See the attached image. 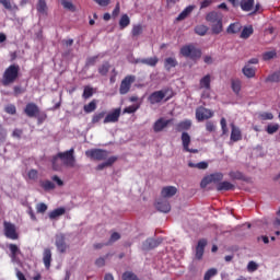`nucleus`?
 I'll use <instances>...</instances> for the list:
<instances>
[{"mask_svg": "<svg viewBox=\"0 0 280 280\" xmlns=\"http://www.w3.org/2000/svg\"><path fill=\"white\" fill-rule=\"evenodd\" d=\"M174 97V90L165 88L159 91H154L148 97V102L154 106V104H161V102H170Z\"/></svg>", "mask_w": 280, "mask_h": 280, "instance_id": "1", "label": "nucleus"}, {"mask_svg": "<svg viewBox=\"0 0 280 280\" xmlns=\"http://www.w3.org/2000/svg\"><path fill=\"white\" fill-rule=\"evenodd\" d=\"M51 164L55 172H60L63 167L71 165V150L59 152L57 155L52 156Z\"/></svg>", "mask_w": 280, "mask_h": 280, "instance_id": "2", "label": "nucleus"}, {"mask_svg": "<svg viewBox=\"0 0 280 280\" xmlns=\"http://www.w3.org/2000/svg\"><path fill=\"white\" fill-rule=\"evenodd\" d=\"M21 67L19 65L9 66L2 74V84L3 86H9V84H14L19 80V72Z\"/></svg>", "mask_w": 280, "mask_h": 280, "instance_id": "3", "label": "nucleus"}, {"mask_svg": "<svg viewBox=\"0 0 280 280\" xmlns=\"http://www.w3.org/2000/svg\"><path fill=\"white\" fill-rule=\"evenodd\" d=\"M179 54H182L184 58H190V60H198V58L202 57V50L197 48L194 44L183 46Z\"/></svg>", "mask_w": 280, "mask_h": 280, "instance_id": "4", "label": "nucleus"}, {"mask_svg": "<svg viewBox=\"0 0 280 280\" xmlns=\"http://www.w3.org/2000/svg\"><path fill=\"white\" fill-rule=\"evenodd\" d=\"M85 156L92 161H106L108 159V151L104 149H90L85 151Z\"/></svg>", "mask_w": 280, "mask_h": 280, "instance_id": "5", "label": "nucleus"}, {"mask_svg": "<svg viewBox=\"0 0 280 280\" xmlns=\"http://www.w3.org/2000/svg\"><path fill=\"white\" fill-rule=\"evenodd\" d=\"M136 80H137V77H135L132 74L125 77L121 80L120 86H119L120 95H128V93H130V89H132V84H135Z\"/></svg>", "mask_w": 280, "mask_h": 280, "instance_id": "6", "label": "nucleus"}, {"mask_svg": "<svg viewBox=\"0 0 280 280\" xmlns=\"http://www.w3.org/2000/svg\"><path fill=\"white\" fill-rule=\"evenodd\" d=\"M213 117V112L207 107L200 106L196 109V119L198 121H205L206 119H211Z\"/></svg>", "mask_w": 280, "mask_h": 280, "instance_id": "7", "label": "nucleus"}, {"mask_svg": "<svg viewBox=\"0 0 280 280\" xmlns=\"http://www.w3.org/2000/svg\"><path fill=\"white\" fill-rule=\"evenodd\" d=\"M4 235L9 240H19V234H16V226L8 221H4Z\"/></svg>", "mask_w": 280, "mask_h": 280, "instance_id": "8", "label": "nucleus"}, {"mask_svg": "<svg viewBox=\"0 0 280 280\" xmlns=\"http://www.w3.org/2000/svg\"><path fill=\"white\" fill-rule=\"evenodd\" d=\"M119 117H121V108H115L112 113L105 116L103 124H117Z\"/></svg>", "mask_w": 280, "mask_h": 280, "instance_id": "9", "label": "nucleus"}, {"mask_svg": "<svg viewBox=\"0 0 280 280\" xmlns=\"http://www.w3.org/2000/svg\"><path fill=\"white\" fill-rule=\"evenodd\" d=\"M189 143H191V136L187 132L182 133V144L184 152H190V154H198V149H190Z\"/></svg>", "mask_w": 280, "mask_h": 280, "instance_id": "10", "label": "nucleus"}, {"mask_svg": "<svg viewBox=\"0 0 280 280\" xmlns=\"http://www.w3.org/2000/svg\"><path fill=\"white\" fill-rule=\"evenodd\" d=\"M24 113L26 117H30L32 119L34 117H38V113H40V108L38 107V105H36V103H28L24 108Z\"/></svg>", "mask_w": 280, "mask_h": 280, "instance_id": "11", "label": "nucleus"}, {"mask_svg": "<svg viewBox=\"0 0 280 280\" xmlns=\"http://www.w3.org/2000/svg\"><path fill=\"white\" fill-rule=\"evenodd\" d=\"M162 243L163 238H147L142 244V250H152L153 248L161 246Z\"/></svg>", "mask_w": 280, "mask_h": 280, "instance_id": "12", "label": "nucleus"}, {"mask_svg": "<svg viewBox=\"0 0 280 280\" xmlns=\"http://www.w3.org/2000/svg\"><path fill=\"white\" fill-rule=\"evenodd\" d=\"M174 119H165V118H159L154 124H153V130L154 132H163L165 128L167 127L168 124H172Z\"/></svg>", "mask_w": 280, "mask_h": 280, "instance_id": "13", "label": "nucleus"}, {"mask_svg": "<svg viewBox=\"0 0 280 280\" xmlns=\"http://www.w3.org/2000/svg\"><path fill=\"white\" fill-rule=\"evenodd\" d=\"M222 19H224V16L218 11H210L206 14V21L207 23H210V25L222 21Z\"/></svg>", "mask_w": 280, "mask_h": 280, "instance_id": "14", "label": "nucleus"}, {"mask_svg": "<svg viewBox=\"0 0 280 280\" xmlns=\"http://www.w3.org/2000/svg\"><path fill=\"white\" fill-rule=\"evenodd\" d=\"M207 247V240L201 238L198 241V244L196 246V259L200 260L205 256V248Z\"/></svg>", "mask_w": 280, "mask_h": 280, "instance_id": "15", "label": "nucleus"}, {"mask_svg": "<svg viewBox=\"0 0 280 280\" xmlns=\"http://www.w3.org/2000/svg\"><path fill=\"white\" fill-rule=\"evenodd\" d=\"M232 128L230 139L233 143H237V141H242V130L240 127L235 126V124L230 125Z\"/></svg>", "mask_w": 280, "mask_h": 280, "instance_id": "16", "label": "nucleus"}, {"mask_svg": "<svg viewBox=\"0 0 280 280\" xmlns=\"http://www.w3.org/2000/svg\"><path fill=\"white\" fill-rule=\"evenodd\" d=\"M55 244H56V247L59 250V253L67 252V240L65 238L63 234H59L56 236Z\"/></svg>", "mask_w": 280, "mask_h": 280, "instance_id": "17", "label": "nucleus"}, {"mask_svg": "<svg viewBox=\"0 0 280 280\" xmlns=\"http://www.w3.org/2000/svg\"><path fill=\"white\" fill-rule=\"evenodd\" d=\"M155 208L158 209V211H161V213H170V211H172V206L167 200L158 201L155 203Z\"/></svg>", "mask_w": 280, "mask_h": 280, "instance_id": "18", "label": "nucleus"}, {"mask_svg": "<svg viewBox=\"0 0 280 280\" xmlns=\"http://www.w3.org/2000/svg\"><path fill=\"white\" fill-rule=\"evenodd\" d=\"M178 189L174 186H166L163 187L161 190L162 198H173V196H176Z\"/></svg>", "mask_w": 280, "mask_h": 280, "instance_id": "19", "label": "nucleus"}, {"mask_svg": "<svg viewBox=\"0 0 280 280\" xmlns=\"http://www.w3.org/2000/svg\"><path fill=\"white\" fill-rule=\"evenodd\" d=\"M51 249L45 248L43 252V264L46 268V270H49L51 268Z\"/></svg>", "mask_w": 280, "mask_h": 280, "instance_id": "20", "label": "nucleus"}, {"mask_svg": "<svg viewBox=\"0 0 280 280\" xmlns=\"http://www.w3.org/2000/svg\"><path fill=\"white\" fill-rule=\"evenodd\" d=\"M240 5L243 12H253L255 8V0H241Z\"/></svg>", "mask_w": 280, "mask_h": 280, "instance_id": "21", "label": "nucleus"}, {"mask_svg": "<svg viewBox=\"0 0 280 280\" xmlns=\"http://www.w3.org/2000/svg\"><path fill=\"white\" fill-rule=\"evenodd\" d=\"M190 128H191V120L186 119V120L178 122L175 126V131L176 132H185V130H190Z\"/></svg>", "mask_w": 280, "mask_h": 280, "instance_id": "22", "label": "nucleus"}, {"mask_svg": "<svg viewBox=\"0 0 280 280\" xmlns=\"http://www.w3.org/2000/svg\"><path fill=\"white\" fill-rule=\"evenodd\" d=\"M199 89H206V91H211V74H206L199 81Z\"/></svg>", "mask_w": 280, "mask_h": 280, "instance_id": "23", "label": "nucleus"}, {"mask_svg": "<svg viewBox=\"0 0 280 280\" xmlns=\"http://www.w3.org/2000/svg\"><path fill=\"white\" fill-rule=\"evenodd\" d=\"M235 189V185L231 182H221L217 185V191H233Z\"/></svg>", "mask_w": 280, "mask_h": 280, "instance_id": "24", "label": "nucleus"}, {"mask_svg": "<svg viewBox=\"0 0 280 280\" xmlns=\"http://www.w3.org/2000/svg\"><path fill=\"white\" fill-rule=\"evenodd\" d=\"M136 62H140L141 65H147L148 67H156V65H159V57L138 59Z\"/></svg>", "mask_w": 280, "mask_h": 280, "instance_id": "25", "label": "nucleus"}, {"mask_svg": "<svg viewBox=\"0 0 280 280\" xmlns=\"http://www.w3.org/2000/svg\"><path fill=\"white\" fill-rule=\"evenodd\" d=\"M242 72L245 75V78L250 79V78H255L257 70L253 66L245 65V67L242 69Z\"/></svg>", "mask_w": 280, "mask_h": 280, "instance_id": "26", "label": "nucleus"}, {"mask_svg": "<svg viewBox=\"0 0 280 280\" xmlns=\"http://www.w3.org/2000/svg\"><path fill=\"white\" fill-rule=\"evenodd\" d=\"M65 208H57L48 213L49 220H58L61 215H65L66 213Z\"/></svg>", "mask_w": 280, "mask_h": 280, "instance_id": "27", "label": "nucleus"}, {"mask_svg": "<svg viewBox=\"0 0 280 280\" xmlns=\"http://www.w3.org/2000/svg\"><path fill=\"white\" fill-rule=\"evenodd\" d=\"M242 32V24L240 22L232 23L228 26V34H240Z\"/></svg>", "mask_w": 280, "mask_h": 280, "instance_id": "28", "label": "nucleus"}, {"mask_svg": "<svg viewBox=\"0 0 280 280\" xmlns=\"http://www.w3.org/2000/svg\"><path fill=\"white\" fill-rule=\"evenodd\" d=\"M211 32L212 34H222L224 32V25L222 23V20H219V22H214L211 24Z\"/></svg>", "mask_w": 280, "mask_h": 280, "instance_id": "29", "label": "nucleus"}, {"mask_svg": "<svg viewBox=\"0 0 280 280\" xmlns=\"http://www.w3.org/2000/svg\"><path fill=\"white\" fill-rule=\"evenodd\" d=\"M178 66V61L174 57H168L164 60V68L166 71H171L174 67Z\"/></svg>", "mask_w": 280, "mask_h": 280, "instance_id": "30", "label": "nucleus"}, {"mask_svg": "<svg viewBox=\"0 0 280 280\" xmlns=\"http://www.w3.org/2000/svg\"><path fill=\"white\" fill-rule=\"evenodd\" d=\"M208 178L210 179V183H214L215 185H220L222 180H224V174L222 173H213L208 175Z\"/></svg>", "mask_w": 280, "mask_h": 280, "instance_id": "31", "label": "nucleus"}, {"mask_svg": "<svg viewBox=\"0 0 280 280\" xmlns=\"http://www.w3.org/2000/svg\"><path fill=\"white\" fill-rule=\"evenodd\" d=\"M83 110L86 114L95 113V110H97V101L92 100L89 104L83 106Z\"/></svg>", "mask_w": 280, "mask_h": 280, "instance_id": "32", "label": "nucleus"}, {"mask_svg": "<svg viewBox=\"0 0 280 280\" xmlns=\"http://www.w3.org/2000/svg\"><path fill=\"white\" fill-rule=\"evenodd\" d=\"M40 187L44 191H51L52 189H56V184L49 179H46L40 182Z\"/></svg>", "mask_w": 280, "mask_h": 280, "instance_id": "33", "label": "nucleus"}, {"mask_svg": "<svg viewBox=\"0 0 280 280\" xmlns=\"http://www.w3.org/2000/svg\"><path fill=\"white\" fill-rule=\"evenodd\" d=\"M207 32H209V26L205 24L195 26V34H197V36H207Z\"/></svg>", "mask_w": 280, "mask_h": 280, "instance_id": "34", "label": "nucleus"}, {"mask_svg": "<svg viewBox=\"0 0 280 280\" xmlns=\"http://www.w3.org/2000/svg\"><path fill=\"white\" fill-rule=\"evenodd\" d=\"M128 25H130V18L128 16V14H122L119 20V28L126 30V27H128Z\"/></svg>", "mask_w": 280, "mask_h": 280, "instance_id": "35", "label": "nucleus"}, {"mask_svg": "<svg viewBox=\"0 0 280 280\" xmlns=\"http://www.w3.org/2000/svg\"><path fill=\"white\" fill-rule=\"evenodd\" d=\"M9 250L11 253V258L16 259L18 255H21V249L16 244H9Z\"/></svg>", "mask_w": 280, "mask_h": 280, "instance_id": "36", "label": "nucleus"}, {"mask_svg": "<svg viewBox=\"0 0 280 280\" xmlns=\"http://www.w3.org/2000/svg\"><path fill=\"white\" fill-rule=\"evenodd\" d=\"M143 34V26L141 24L133 25L131 30V36L133 38H137L138 36H141Z\"/></svg>", "mask_w": 280, "mask_h": 280, "instance_id": "37", "label": "nucleus"}, {"mask_svg": "<svg viewBox=\"0 0 280 280\" xmlns=\"http://www.w3.org/2000/svg\"><path fill=\"white\" fill-rule=\"evenodd\" d=\"M191 12H194V5H189L187 7L177 18V21H183L185 19H187V16H189V14H191Z\"/></svg>", "mask_w": 280, "mask_h": 280, "instance_id": "38", "label": "nucleus"}, {"mask_svg": "<svg viewBox=\"0 0 280 280\" xmlns=\"http://www.w3.org/2000/svg\"><path fill=\"white\" fill-rule=\"evenodd\" d=\"M253 32L254 30L252 25L245 26L241 33V38H244V39L250 38V36H253Z\"/></svg>", "mask_w": 280, "mask_h": 280, "instance_id": "39", "label": "nucleus"}, {"mask_svg": "<svg viewBox=\"0 0 280 280\" xmlns=\"http://www.w3.org/2000/svg\"><path fill=\"white\" fill-rule=\"evenodd\" d=\"M188 167H195L197 170H207L209 167V163H207V162H199V163L189 162Z\"/></svg>", "mask_w": 280, "mask_h": 280, "instance_id": "40", "label": "nucleus"}, {"mask_svg": "<svg viewBox=\"0 0 280 280\" xmlns=\"http://www.w3.org/2000/svg\"><path fill=\"white\" fill-rule=\"evenodd\" d=\"M37 12H39V14H46L47 13V2L45 0H38V2H37Z\"/></svg>", "mask_w": 280, "mask_h": 280, "instance_id": "41", "label": "nucleus"}, {"mask_svg": "<svg viewBox=\"0 0 280 280\" xmlns=\"http://www.w3.org/2000/svg\"><path fill=\"white\" fill-rule=\"evenodd\" d=\"M105 118H106V112L96 113L92 117V124H100V121Z\"/></svg>", "mask_w": 280, "mask_h": 280, "instance_id": "42", "label": "nucleus"}, {"mask_svg": "<svg viewBox=\"0 0 280 280\" xmlns=\"http://www.w3.org/2000/svg\"><path fill=\"white\" fill-rule=\"evenodd\" d=\"M108 71H110V63L108 61L104 62L100 68H98V73L101 75H107Z\"/></svg>", "mask_w": 280, "mask_h": 280, "instance_id": "43", "label": "nucleus"}, {"mask_svg": "<svg viewBox=\"0 0 280 280\" xmlns=\"http://www.w3.org/2000/svg\"><path fill=\"white\" fill-rule=\"evenodd\" d=\"M0 5H3L4 10L12 11L16 8V4L12 5L11 0H0Z\"/></svg>", "mask_w": 280, "mask_h": 280, "instance_id": "44", "label": "nucleus"}, {"mask_svg": "<svg viewBox=\"0 0 280 280\" xmlns=\"http://www.w3.org/2000/svg\"><path fill=\"white\" fill-rule=\"evenodd\" d=\"M278 130H279V124H273V125L270 124L266 128V132L268 135H275V132H278Z\"/></svg>", "mask_w": 280, "mask_h": 280, "instance_id": "45", "label": "nucleus"}, {"mask_svg": "<svg viewBox=\"0 0 280 280\" xmlns=\"http://www.w3.org/2000/svg\"><path fill=\"white\" fill-rule=\"evenodd\" d=\"M215 275H218V269L211 268L205 273L203 280H211V278L215 277Z\"/></svg>", "mask_w": 280, "mask_h": 280, "instance_id": "46", "label": "nucleus"}, {"mask_svg": "<svg viewBox=\"0 0 280 280\" xmlns=\"http://www.w3.org/2000/svg\"><path fill=\"white\" fill-rule=\"evenodd\" d=\"M277 57V51L275 50H270V51H266L262 55V60L268 61V60H272V58Z\"/></svg>", "mask_w": 280, "mask_h": 280, "instance_id": "47", "label": "nucleus"}, {"mask_svg": "<svg viewBox=\"0 0 280 280\" xmlns=\"http://www.w3.org/2000/svg\"><path fill=\"white\" fill-rule=\"evenodd\" d=\"M122 280H139V278L132 271H126L122 273Z\"/></svg>", "mask_w": 280, "mask_h": 280, "instance_id": "48", "label": "nucleus"}, {"mask_svg": "<svg viewBox=\"0 0 280 280\" xmlns=\"http://www.w3.org/2000/svg\"><path fill=\"white\" fill-rule=\"evenodd\" d=\"M232 90L237 94L242 91V82L240 80L232 81Z\"/></svg>", "mask_w": 280, "mask_h": 280, "instance_id": "49", "label": "nucleus"}, {"mask_svg": "<svg viewBox=\"0 0 280 280\" xmlns=\"http://www.w3.org/2000/svg\"><path fill=\"white\" fill-rule=\"evenodd\" d=\"M90 97H93V88L85 86L83 90V100H89Z\"/></svg>", "mask_w": 280, "mask_h": 280, "instance_id": "50", "label": "nucleus"}, {"mask_svg": "<svg viewBox=\"0 0 280 280\" xmlns=\"http://www.w3.org/2000/svg\"><path fill=\"white\" fill-rule=\"evenodd\" d=\"M230 176L234 180H244V174L242 172H240V171L230 172Z\"/></svg>", "mask_w": 280, "mask_h": 280, "instance_id": "51", "label": "nucleus"}, {"mask_svg": "<svg viewBox=\"0 0 280 280\" xmlns=\"http://www.w3.org/2000/svg\"><path fill=\"white\" fill-rule=\"evenodd\" d=\"M121 240V234H119L118 232H114L110 235L109 242L107 244H115V242Z\"/></svg>", "mask_w": 280, "mask_h": 280, "instance_id": "52", "label": "nucleus"}, {"mask_svg": "<svg viewBox=\"0 0 280 280\" xmlns=\"http://www.w3.org/2000/svg\"><path fill=\"white\" fill-rule=\"evenodd\" d=\"M4 110L5 113H8V115H16V106H14L13 104L7 105Z\"/></svg>", "mask_w": 280, "mask_h": 280, "instance_id": "53", "label": "nucleus"}, {"mask_svg": "<svg viewBox=\"0 0 280 280\" xmlns=\"http://www.w3.org/2000/svg\"><path fill=\"white\" fill-rule=\"evenodd\" d=\"M97 62V56L89 57L85 61V67H95V63Z\"/></svg>", "mask_w": 280, "mask_h": 280, "instance_id": "54", "label": "nucleus"}, {"mask_svg": "<svg viewBox=\"0 0 280 280\" xmlns=\"http://www.w3.org/2000/svg\"><path fill=\"white\" fill-rule=\"evenodd\" d=\"M260 119H262V121L272 120L275 119V115H272V113L265 112L260 114Z\"/></svg>", "mask_w": 280, "mask_h": 280, "instance_id": "55", "label": "nucleus"}, {"mask_svg": "<svg viewBox=\"0 0 280 280\" xmlns=\"http://www.w3.org/2000/svg\"><path fill=\"white\" fill-rule=\"evenodd\" d=\"M222 135H229V127L226 126V118H221L220 120Z\"/></svg>", "mask_w": 280, "mask_h": 280, "instance_id": "56", "label": "nucleus"}, {"mask_svg": "<svg viewBox=\"0 0 280 280\" xmlns=\"http://www.w3.org/2000/svg\"><path fill=\"white\" fill-rule=\"evenodd\" d=\"M23 93H25V89H22L21 85H15L13 88V95L15 97H19V95H23Z\"/></svg>", "mask_w": 280, "mask_h": 280, "instance_id": "57", "label": "nucleus"}, {"mask_svg": "<svg viewBox=\"0 0 280 280\" xmlns=\"http://www.w3.org/2000/svg\"><path fill=\"white\" fill-rule=\"evenodd\" d=\"M257 268H259V265H257V262L255 261H249L247 265V270L248 272H255L257 270Z\"/></svg>", "mask_w": 280, "mask_h": 280, "instance_id": "58", "label": "nucleus"}, {"mask_svg": "<svg viewBox=\"0 0 280 280\" xmlns=\"http://www.w3.org/2000/svg\"><path fill=\"white\" fill-rule=\"evenodd\" d=\"M137 110H139V106H128L124 109V113H127L128 115H132V113H137Z\"/></svg>", "mask_w": 280, "mask_h": 280, "instance_id": "59", "label": "nucleus"}, {"mask_svg": "<svg viewBox=\"0 0 280 280\" xmlns=\"http://www.w3.org/2000/svg\"><path fill=\"white\" fill-rule=\"evenodd\" d=\"M36 211H37V213H45V211H47V205L43 203V202L37 203Z\"/></svg>", "mask_w": 280, "mask_h": 280, "instance_id": "60", "label": "nucleus"}, {"mask_svg": "<svg viewBox=\"0 0 280 280\" xmlns=\"http://www.w3.org/2000/svg\"><path fill=\"white\" fill-rule=\"evenodd\" d=\"M206 130L208 132H215V125L213 124V121L206 122Z\"/></svg>", "mask_w": 280, "mask_h": 280, "instance_id": "61", "label": "nucleus"}, {"mask_svg": "<svg viewBox=\"0 0 280 280\" xmlns=\"http://www.w3.org/2000/svg\"><path fill=\"white\" fill-rule=\"evenodd\" d=\"M213 3V0H203L200 2V10L209 8Z\"/></svg>", "mask_w": 280, "mask_h": 280, "instance_id": "62", "label": "nucleus"}, {"mask_svg": "<svg viewBox=\"0 0 280 280\" xmlns=\"http://www.w3.org/2000/svg\"><path fill=\"white\" fill-rule=\"evenodd\" d=\"M117 156L113 155L110 158L107 159V161L105 162V165H107V167H110L114 165V163L117 161Z\"/></svg>", "mask_w": 280, "mask_h": 280, "instance_id": "63", "label": "nucleus"}, {"mask_svg": "<svg viewBox=\"0 0 280 280\" xmlns=\"http://www.w3.org/2000/svg\"><path fill=\"white\" fill-rule=\"evenodd\" d=\"M22 135H23V129H14L12 132V137L14 139H21Z\"/></svg>", "mask_w": 280, "mask_h": 280, "instance_id": "64", "label": "nucleus"}]
</instances>
